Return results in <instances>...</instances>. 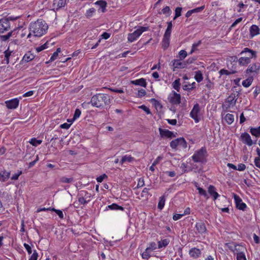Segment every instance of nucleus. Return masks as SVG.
<instances>
[{
	"instance_id": "1",
	"label": "nucleus",
	"mask_w": 260,
	"mask_h": 260,
	"mask_svg": "<svg viewBox=\"0 0 260 260\" xmlns=\"http://www.w3.org/2000/svg\"><path fill=\"white\" fill-rule=\"evenodd\" d=\"M48 28L47 24L42 19L32 22L29 24V33L27 38H30L31 35L36 37H41L47 32Z\"/></svg>"
},
{
	"instance_id": "2",
	"label": "nucleus",
	"mask_w": 260,
	"mask_h": 260,
	"mask_svg": "<svg viewBox=\"0 0 260 260\" xmlns=\"http://www.w3.org/2000/svg\"><path fill=\"white\" fill-rule=\"evenodd\" d=\"M111 99L110 96L104 93H98L92 96L90 103L92 106L101 109L110 104Z\"/></svg>"
},
{
	"instance_id": "3",
	"label": "nucleus",
	"mask_w": 260,
	"mask_h": 260,
	"mask_svg": "<svg viewBox=\"0 0 260 260\" xmlns=\"http://www.w3.org/2000/svg\"><path fill=\"white\" fill-rule=\"evenodd\" d=\"M250 53V55L249 57H240L238 60V62L240 65L241 66H246L250 62V59L252 58H256V51H254L248 48H245L244 50L241 52V54L245 53Z\"/></svg>"
},
{
	"instance_id": "4",
	"label": "nucleus",
	"mask_w": 260,
	"mask_h": 260,
	"mask_svg": "<svg viewBox=\"0 0 260 260\" xmlns=\"http://www.w3.org/2000/svg\"><path fill=\"white\" fill-rule=\"evenodd\" d=\"M207 151L204 147L195 152L192 156V160L196 162H204L206 161V154Z\"/></svg>"
},
{
	"instance_id": "5",
	"label": "nucleus",
	"mask_w": 260,
	"mask_h": 260,
	"mask_svg": "<svg viewBox=\"0 0 260 260\" xmlns=\"http://www.w3.org/2000/svg\"><path fill=\"white\" fill-rule=\"evenodd\" d=\"M148 27L139 26L137 30L128 35L127 40L129 42L135 41L144 31L148 30Z\"/></svg>"
},
{
	"instance_id": "6",
	"label": "nucleus",
	"mask_w": 260,
	"mask_h": 260,
	"mask_svg": "<svg viewBox=\"0 0 260 260\" xmlns=\"http://www.w3.org/2000/svg\"><path fill=\"white\" fill-rule=\"evenodd\" d=\"M245 248L240 245H235L234 249H232L234 253L236 255L237 260H246V258L244 253Z\"/></svg>"
},
{
	"instance_id": "7",
	"label": "nucleus",
	"mask_w": 260,
	"mask_h": 260,
	"mask_svg": "<svg viewBox=\"0 0 260 260\" xmlns=\"http://www.w3.org/2000/svg\"><path fill=\"white\" fill-rule=\"evenodd\" d=\"M232 196L234 199L236 208L240 210L245 211L247 208V205L243 202L241 198L235 193H232Z\"/></svg>"
},
{
	"instance_id": "8",
	"label": "nucleus",
	"mask_w": 260,
	"mask_h": 260,
	"mask_svg": "<svg viewBox=\"0 0 260 260\" xmlns=\"http://www.w3.org/2000/svg\"><path fill=\"white\" fill-rule=\"evenodd\" d=\"M178 146L184 148L187 147V143L183 138H179L172 140L170 143V146L172 149H176Z\"/></svg>"
},
{
	"instance_id": "9",
	"label": "nucleus",
	"mask_w": 260,
	"mask_h": 260,
	"mask_svg": "<svg viewBox=\"0 0 260 260\" xmlns=\"http://www.w3.org/2000/svg\"><path fill=\"white\" fill-rule=\"evenodd\" d=\"M169 102L174 105H178L181 102V95L180 94L177 93L174 91H173L170 93L168 97Z\"/></svg>"
},
{
	"instance_id": "10",
	"label": "nucleus",
	"mask_w": 260,
	"mask_h": 260,
	"mask_svg": "<svg viewBox=\"0 0 260 260\" xmlns=\"http://www.w3.org/2000/svg\"><path fill=\"white\" fill-rule=\"evenodd\" d=\"M10 22L5 18L0 19V34H3L10 29Z\"/></svg>"
},
{
	"instance_id": "11",
	"label": "nucleus",
	"mask_w": 260,
	"mask_h": 260,
	"mask_svg": "<svg viewBox=\"0 0 260 260\" xmlns=\"http://www.w3.org/2000/svg\"><path fill=\"white\" fill-rule=\"evenodd\" d=\"M240 140L244 144H246L249 146H251L253 145V141L252 140L250 136L246 132L241 134Z\"/></svg>"
},
{
	"instance_id": "12",
	"label": "nucleus",
	"mask_w": 260,
	"mask_h": 260,
	"mask_svg": "<svg viewBox=\"0 0 260 260\" xmlns=\"http://www.w3.org/2000/svg\"><path fill=\"white\" fill-rule=\"evenodd\" d=\"M200 110V106L198 104H196L193 106V107L190 113V117L193 118L196 122H198L199 119L198 118V113Z\"/></svg>"
},
{
	"instance_id": "13",
	"label": "nucleus",
	"mask_w": 260,
	"mask_h": 260,
	"mask_svg": "<svg viewBox=\"0 0 260 260\" xmlns=\"http://www.w3.org/2000/svg\"><path fill=\"white\" fill-rule=\"evenodd\" d=\"M19 101L17 98H15L5 102L6 107L9 109H16L19 105Z\"/></svg>"
},
{
	"instance_id": "14",
	"label": "nucleus",
	"mask_w": 260,
	"mask_h": 260,
	"mask_svg": "<svg viewBox=\"0 0 260 260\" xmlns=\"http://www.w3.org/2000/svg\"><path fill=\"white\" fill-rule=\"evenodd\" d=\"M159 132L160 136L162 138H168L171 139L176 137L172 132L170 131L168 129L159 128Z\"/></svg>"
},
{
	"instance_id": "15",
	"label": "nucleus",
	"mask_w": 260,
	"mask_h": 260,
	"mask_svg": "<svg viewBox=\"0 0 260 260\" xmlns=\"http://www.w3.org/2000/svg\"><path fill=\"white\" fill-rule=\"evenodd\" d=\"M196 229L198 233L202 235L206 233L207 231L205 224L202 221L196 223Z\"/></svg>"
},
{
	"instance_id": "16",
	"label": "nucleus",
	"mask_w": 260,
	"mask_h": 260,
	"mask_svg": "<svg viewBox=\"0 0 260 260\" xmlns=\"http://www.w3.org/2000/svg\"><path fill=\"white\" fill-rule=\"evenodd\" d=\"M182 60L180 59H174L172 62H173V66H174L173 71H175V68L178 69H183L186 67L187 63H186V61H181Z\"/></svg>"
},
{
	"instance_id": "17",
	"label": "nucleus",
	"mask_w": 260,
	"mask_h": 260,
	"mask_svg": "<svg viewBox=\"0 0 260 260\" xmlns=\"http://www.w3.org/2000/svg\"><path fill=\"white\" fill-rule=\"evenodd\" d=\"M260 69V63H254L249 66L247 69L246 70V73L248 74L250 73L255 72L257 73L258 71Z\"/></svg>"
},
{
	"instance_id": "18",
	"label": "nucleus",
	"mask_w": 260,
	"mask_h": 260,
	"mask_svg": "<svg viewBox=\"0 0 260 260\" xmlns=\"http://www.w3.org/2000/svg\"><path fill=\"white\" fill-rule=\"evenodd\" d=\"M170 34H168L165 33L162 41V47L164 49L166 50L168 48L170 45Z\"/></svg>"
},
{
	"instance_id": "19",
	"label": "nucleus",
	"mask_w": 260,
	"mask_h": 260,
	"mask_svg": "<svg viewBox=\"0 0 260 260\" xmlns=\"http://www.w3.org/2000/svg\"><path fill=\"white\" fill-rule=\"evenodd\" d=\"M67 0H54L53 1V9L58 10L59 9L64 7L66 5Z\"/></svg>"
},
{
	"instance_id": "20",
	"label": "nucleus",
	"mask_w": 260,
	"mask_h": 260,
	"mask_svg": "<svg viewBox=\"0 0 260 260\" xmlns=\"http://www.w3.org/2000/svg\"><path fill=\"white\" fill-rule=\"evenodd\" d=\"M208 192L213 198L214 200H215L219 196L218 193L216 191L215 187L211 185L208 187Z\"/></svg>"
},
{
	"instance_id": "21",
	"label": "nucleus",
	"mask_w": 260,
	"mask_h": 260,
	"mask_svg": "<svg viewBox=\"0 0 260 260\" xmlns=\"http://www.w3.org/2000/svg\"><path fill=\"white\" fill-rule=\"evenodd\" d=\"M11 173L6 170L1 171L0 172V181L5 182L10 178Z\"/></svg>"
},
{
	"instance_id": "22",
	"label": "nucleus",
	"mask_w": 260,
	"mask_h": 260,
	"mask_svg": "<svg viewBox=\"0 0 260 260\" xmlns=\"http://www.w3.org/2000/svg\"><path fill=\"white\" fill-rule=\"evenodd\" d=\"M131 83L136 85H140L144 87H145L147 85L146 80L144 78H141L136 80L132 81Z\"/></svg>"
},
{
	"instance_id": "23",
	"label": "nucleus",
	"mask_w": 260,
	"mask_h": 260,
	"mask_svg": "<svg viewBox=\"0 0 260 260\" xmlns=\"http://www.w3.org/2000/svg\"><path fill=\"white\" fill-rule=\"evenodd\" d=\"M250 35L251 37H254L256 35H257L259 34V28L258 26L256 25H252L250 27Z\"/></svg>"
},
{
	"instance_id": "24",
	"label": "nucleus",
	"mask_w": 260,
	"mask_h": 260,
	"mask_svg": "<svg viewBox=\"0 0 260 260\" xmlns=\"http://www.w3.org/2000/svg\"><path fill=\"white\" fill-rule=\"evenodd\" d=\"M35 58V55L30 52H27L23 56L22 61L23 62H28L32 60Z\"/></svg>"
},
{
	"instance_id": "25",
	"label": "nucleus",
	"mask_w": 260,
	"mask_h": 260,
	"mask_svg": "<svg viewBox=\"0 0 260 260\" xmlns=\"http://www.w3.org/2000/svg\"><path fill=\"white\" fill-rule=\"evenodd\" d=\"M226 103V100L224 102V103L222 105V107L223 109V112L222 113V121L223 123L224 122L228 123V114L226 113V110L228 109V107H225V103Z\"/></svg>"
},
{
	"instance_id": "26",
	"label": "nucleus",
	"mask_w": 260,
	"mask_h": 260,
	"mask_svg": "<svg viewBox=\"0 0 260 260\" xmlns=\"http://www.w3.org/2000/svg\"><path fill=\"white\" fill-rule=\"evenodd\" d=\"M226 103V100L224 102V103L222 105V107L223 109V112L222 113V121L223 123L224 122L228 123V114L226 113V110L228 109V107H225V103Z\"/></svg>"
},
{
	"instance_id": "27",
	"label": "nucleus",
	"mask_w": 260,
	"mask_h": 260,
	"mask_svg": "<svg viewBox=\"0 0 260 260\" xmlns=\"http://www.w3.org/2000/svg\"><path fill=\"white\" fill-rule=\"evenodd\" d=\"M94 4L99 6L100 7V8H101L102 12H105L106 11L107 3L105 1H104V0L98 1L94 3Z\"/></svg>"
},
{
	"instance_id": "28",
	"label": "nucleus",
	"mask_w": 260,
	"mask_h": 260,
	"mask_svg": "<svg viewBox=\"0 0 260 260\" xmlns=\"http://www.w3.org/2000/svg\"><path fill=\"white\" fill-rule=\"evenodd\" d=\"M108 209L112 210H120L123 211L124 210V208L122 207V206H119L117 204L113 203L112 204H111L110 205H108L106 207V210H108Z\"/></svg>"
},
{
	"instance_id": "29",
	"label": "nucleus",
	"mask_w": 260,
	"mask_h": 260,
	"mask_svg": "<svg viewBox=\"0 0 260 260\" xmlns=\"http://www.w3.org/2000/svg\"><path fill=\"white\" fill-rule=\"evenodd\" d=\"M250 132L252 135L255 136L256 137H260V126L256 127H251L250 129Z\"/></svg>"
},
{
	"instance_id": "30",
	"label": "nucleus",
	"mask_w": 260,
	"mask_h": 260,
	"mask_svg": "<svg viewBox=\"0 0 260 260\" xmlns=\"http://www.w3.org/2000/svg\"><path fill=\"white\" fill-rule=\"evenodd\" d=\"M201 254L200 250L196 248H192L189 251V254L193 257H197Z\"/></svg>"
},
{
	"instance_id": "31",
	"label": "nucleus",
	"mask_w": 260,
	"mask_h": 260,
	"mask_svg": "<svg viewBox=\"0 0 260 260\" xmlns=\"http://www.w3.org/2000/svg\"><path fill=\"white\" fill-rule=\"evenodd\" d=\"M238 94L236 95V94H232L231 95L229 96V107L231 105H233L236 103V102L237 100Z\"/></svg>"
},
{
	"instance_id": "32",
	"label": "nucleus",
	"mask_w": 260,
	"mask_h": 260,
	"mask_svg": "<svg viewBox=\"0 0 260 260\" xmlns=\"http://www.w3.org/2000/svg\"><path fill=\"white\" fill-rule=\"evenodd\" d=\"M135 158L131 155H124L122 157L120 162L121 165L126 161L131 162L134 161Z\"/></svg>"
},
{
	"instance_id": "33",
	"label": "nucleus",
	"mask_w": 260,
	"mask_h": 260,
	"mask_svg": "<svg viewBox=\"0 0 260 260\" xmlns=\"http://www.w3.org/2000/svg\"><path fill=\"white\" fill-rule=\"evenodd\" d=\"M253 80V77H249L246 80H244L242 81V85L245 87H248L251 85Z\"/></svg>"
},
{
	"instance_id": "34",
	"label": "nucleus",
	"mask_w": 260,
	"mask_h": 260,
	"mask_svg": "<svg viewBox=\"0 0 260 260\" xmlns=\"http://www.w3.org/2000/svg\"><path fill=\"white\" fill-rule=\"evenodd\" d=\"M170 240L168 239H165L158 242V248H161L162 247H166L169 243Z\"/></svg>"
},
{
	"instance_id": "35",
	"label": "nucleus",
	"mask_w": 260,
	"mask_h": 260,
	"mask_svg": "<svg viewBox=\"0 0 260 260\" xmlns=\"http://www.w3.org/2000/svg\"><path fill=\"white\" fill-rule=\"evenodd\" d=\"M194 79L198 83L201 82L203 79V74L201 71L196 72Z\"/></svg>"
},
{
	"instance_id": "36",
	"label": "nucleus",
	"mask_w": 260,
	"mask_h": 260,
	"mask_svg": "<svg viewBox=\"0 0 260 260\" xmlns=\"http://www.w3.org/2000/svg\"><path fill=\"white\" fill-rule=\"evenodd\" d=\"M165 201L166 199L165 196H162L159 198L157 206V207L159 209L161 210L164 208L165 204Z\"/></svg>"
},
{
	"instance_id": "37",
	"label": "nucleus",
	"mask_w": 260,
	"mask_h": 260,
	"mask_svg": "<svg viewBox=\"0 0 260 260\" xmlns=\"http://www.w3.org/2000/svg\"><path fill=\"white\" fill-rule=\"evenodd\" d=\"M197 190H198L200 195L204 196L206 199H209L208 193L205 190L200 187H198Z\"/></svg>"
},
{
	"instance_id": "38",
	"label": "nucleus",
	"mask_w": 260,
	"mask_h": 260,
	"mask_svg": "<svg viewBox=\"0 0 260 260\" xmlns=\"http://www.w3.org/2000/svg\"><path fill=\"white\" fill-rule=\"evenodd\" d=\"M59 181L61 183H70L73 181V178H67L63 176L60 178Z\"/></svg>"
},
{
	"instance_id": "39",
	"label": "nucleus",
	"mask_w": 260,
	"mask_h": 260,
	"mask_svg": "<svg viewBox=\"0 0 260 260\" xmlns=\"http://www.w3.org/2000/svg\"><path fill=\"white\" fill-rule=\"evenodd\" d=\"M80 195L82 197H83L87 201H88V202L90 201L91 194L89 193L86 191H81Z\"/></svg>"
},
{
	"instance_id": "40",
	"label": "nucleus",
	"mask_w": 260,
	"mask_h": 260,
	"mask_svg": "<svg viewBox=\"0 0 260 260\" xmlns=\"http://www.w3.org/2000/svg\"><path fill=\"white\" fill-rule=\"evenodd\" d=\"M42 141L41 140H37L36 138H32L30 141H29V143L30 144H31L32 146H37L38 145H40L42 143Z\"/></svg>"
},
{
	"instance_id": "41",
	"label": "nucleus",
	"mask_w": 260,
	"mask_h": 260,
	"mask_svg": "<svg viewBox=\"0 0 260 260\" xmlns=\"http://www.w3.org/2000/svg\"><path fill=\"white\" fill-rule=\"evenodd\" d=\"M180 85V79L175 80V81L173 82L172 84L173 87L178 91H179Z\"/></svg>"
},
{
	"instance_id": "42",
	"label": "nucleus",
	"mask_w": 260,
	"mask_h": 260,
	"mask_svg": "<svg viewBox=\"0 0 260 260\" xmlns=\"http://www.w3.org/2000/svg\"><path fill=\"white\" fill-rule=\"evenodd\" d=\"M12 53V51L9 50V48H8L7 50L4 52L5 60L6 61V63L8 64L9 63V58Z\"/></svg>"
},
{
	"instance_id": "43",
	"label": "nucleus",
	"mask_w": 260,
	"mask_h": 260,
	"mask_svg": "<svg viewBox=\"0 0 260 260\" xmlns=\"http://www.w3.org/2000/svg\"><path fill=\"white\" fill-rule=\"evenodd\" d=\"M201 44V41L200 40L197 43H194L192 44L191 50L189 53V54H192L193 52L196 51L197 50V48Z\"/></svg>"
},
{
	"instance_id": "44",
	"label": "nucleus",
	"mask_w": 260,
	"mask_h": 260,
	"mask_svg": "<svg viewBox=\"0 0 260 260\" xmlns=\"http://www.w3.org/2000/svg\"><path fill=\"white\" fill-rule=\"evenodd\" d=\"M151 251H150L148 248H147L145 251L143 252L142 254V257L143 259H148L150 256V252H151Z\"/></svg>"
},
{
	"instance_id": "45",
	"label": "nucleus",
	"mask_w": 260,
	"mask_h": 260,
	"mask_svg": "<svg viewBox=\"0 0 260 260\" xmlns=\"http://www.w3.org/2000/svg\"><path fill=\"white\" fill-rule=\"evenodd\" d=\"M181 7H177L175 10V15L173 18L174 20H175L177 18L180 17L181 15V11H182Z\"/></svg>"
},
{
	"instance_id": "46",
	"label": "nucleus",
	"mask_w": 260,
	"mask_h": 260,
	"mask_svg": "<svg viewBox=\"0 0 260 260\" xmlns=\"http://www.w3.org/2000/svg\"><path fill=\"white\" fill-rule=\"evenodd\" d=\"M48 42H46L44 44H43L39 47H37L36 49V51H37V52H39L47 48L48 47Z\"/></svg>"
},
{
	"instance_id": "47",
	"label": "nucleus",
	"mask_w": 260,
	"mask_h": 260,
	"mask_svg": "<svg viewBox=\"0 0 260 260\" xmlns=\"http://www.w3.org/2000/svg\"><path fill=\"white\" fill-rule=\"evenodd\" d=\"M81 111L80 110V109H76L75 110V113H74V116H73V118L72 119V121H74V120H75L77 118H78V117H79V116H80L81 115Z\"/></svg>"
},
{
	"instance_id": "48",
	"label": "nucleus",
	"mask_w": 260,
	"mask_h": 260,
	"mask_svg": "<svg viewBox=\"0 0 260 260\" xmlns=\"http://www.w3.org/2000/svg\"><path fill=\"white\" fill-rule=\"evenodd\" d=\"M187 55L186 51L184 50H182L179 52V57L180 60L184 59L186 57Z\"/></svg>"
},
{
	"instance_id": "49",
	"label": "nucleus",
	"mask_w": 260,
	"mask_h": 260,
	"mask_svg": "<svg viewBox=\"0 0 260 260\" xmlns=\"http://www.w3.org/2000/svg\"><path fill=\"white\" fill-rule=\"evenodd\" d=\"M167 24H168L167 28L165 33L171 35L172 28V21L167 22Z\"/></svg>"
},
{
	"instance_id": "50",
	"label": "nucleus",
	"mask_w": 260,
	"mask_h": 260,
	"mask_svg": "<svg viewBox=\"0 0 260 260\" xmlns=\"http://www.w3.org/2000/svg\"><path fill=\"white\" fill-rule=\"evenodd\" d=\"M229 60H230L233 64V67L235 66L238 62V58L236 56H231L229 58Z\"/></svg>"
},
{
	"instance_id": "51",
	"label": "nucleus",
	"mask_w": 260,
	"mask_h": 260,
	"mask_svg": "<svg viewBox=\"0 0 260 260\" xmlns=\"http://www.w3.org/2000/svg\"><path fill=\"white\" fill-rule=\"evenodd\" d=\"M148 188H144L142 192L141 197L144 198H147L149 193L148 192Z\"/></svg>"
},
{
	"instance_id": "52",
	"label": "nucleus",
	"mask_w": 260,
	"mask_h": 260,
	"mask_svg": "<svg viewBox=\"0 0 260 260\" xmlns=\"http://www.w3.org/2000/svg\"><path fill=\"white\" fill-rule=\"evenodd\" d=\"M51 211H54L59 217L60 218L63 219V214L62 212V211L60 210L55 209V208H52Z\"/></svg>"
},
{
	"instance_id": "53",
	"label": "nucleus",
	"mask_w": 260,
	"mask_h": 260,
	"mask_svg": "<svg viewBox=\"0 0 260 260\" xmlns=\"http://www.w3.org/2000/svg\"><path fill=\"white\" fill-rule=\"evenodd\" d=\"M146 94V92L145 90L143 89H141L138 90V93H137V96L139 98H142L144 96H145Z\"/></svg>"
},
{
	"instance_id": "54",
	"label": "nucleus",
	"mask_w": 260,
	"mask_h": 260,
	"mask_svg": "<svg viewBox=\"0 0 260 260\" xmlns=\"http://www.w3.org/2000/svg\"><path fill=\"white\" fill-rule=\"evenodd\" d=\"M38 257V254L37 251L35 250H34V252H33L32 255H31V256L30 257V258H29L28 260H37Z\"/></svg>"
},
{
	"instance_id": "55",
	"label": "nucleus",
	"mask_w": 260,
	"mask_h": 260,
	"mask_svg": "<svg viewBox=\"0 0 260 260\" xmlns=\"http://www.w3.org/2000/svg\"><path fill=\"white\" fill-rule=\"evenodd\" d=\"M95 9L93 8L88 9L86 11V16L87 17H91L92 16V14L95 12Z\"/></svg>"
},
{
	"instance_id": "56",
	"label": "nucleus",
	"mask_w": 260,
	"mask_h": 260,
	"mask_svg": "<svg viewBox=\"0 0 260 260\" xmlns=\"http://www.w3.org/2000/svg\"><path fill=\"white\" fill-rule=\"evenodd\" d=\"M78 201L82 205L86 204L88 202V201H87L85 198L82 196L78 198Z\"/></svg>"
},
{
	"instance_id": "57",
	"label": "nucleus",
	"mask_w": 260,
	"mask_h": 260,
	"mask_svg": "<svg viewBox=\"0 0 260 260\" xmlns=\"http://www.w3.org/2000/svg\"><path fill=\"white\" fill-rule=\"evenodd\" d=\"M150 251H153L156 248V244L155 242H151L147 247Z\"/></svg>"
},
{
	"instance_id": "58",
	"label": "nucleus",
	"mask_w": 260,
	"mask_h": 260,
	"mask_svg": "<svg viewBox=\"0 0 260 260\" xmlns=\"http://www.w3.org/2000/svg\"><path fill=\"white\" fill-rule=\"evenodd\" d=\"M145 185L144 183V180L143 178H141L139 179L138 184H137V187H141Z\"/></svg>"
},
{
	"instance_id": "59",
	"label": "nucleus",
	"mask_w": 260,
	"mask_h": 260,
	"mask_svg": "<svg viewBox=\"0 0 260 260\" xmlns=\"http://www.w3.org/2000/svg\"><path fill=\"white\" fill-rule=\"evenodd\" d=\"M22 174V171H20L17 173L14 174L11 177V179L13 180H16L18 179L19 176Z\"/></svg>"
},
{
	"instance_id": "60",
	"label": "nucleus",
	"mask_w": 260,
	"mask_h": 260,
	"mask_svg": "<svg viewBox=\"0 0 260 260\" xmlns=\"http://www.w3.org/2000/svg\"><path fill=\"white\" fill-rule=\"evenodd\" d=\"M205 8V6H203L200 7H198L193 9L191 10L193 13H198L202 11Z\"/></svg>"
},
{
	"instance_id": "61",
	"label": "nucleus",
	"mask_w": 260,
	"mask_h": 260,
	"mask_svg": "<svg viewBox=\"0 0 260 260\" xmlns=\"http://www.w3.org/2000/svg\"><path fill=\"white\" fill-rule=\"evenodd\" d=\"M19 17H20V16H7V17H6L5 18V19H7L9 22H10V21L16 20L17 19H18Z\"/></svg>"
},
{
	"instance_id": "62",
	"label": "nucleus",
	"mask_w": 260,
	"mask_h": 260,
	"mask_svg": "<svg viewBox=\"0 0 260 260\" xmlns=\"http://www.w3.org/2000/svg\"><path fill=\"white\" fill-rule=\"evenodd\" d=\"M107 178V176L104 174L101 176L98 177L96 178V181L98 182H102L104 180V178Z\"/></svg>"
},
{
	"instance_id": "63",
	"label": "nucleus",
	"mask_w": 260,
	"mask_h": 260,
	"mask_svg": "<svg viewBox=\"0 0 260 260\" xmlns=\"http://www.w3.org/2000/svg\"><path fill=\"white\" fill-rule=\"evenodd\" d=\"M140 108L143 109L147 114H151L150 109L145 105L141 106Z\"/></svg>"
},
{
	"instance_id": "64",
	"label": "nucleus",
	"mask_w": 260,
	"mask_h": 260,
	"mask_svg": "<svg viewBox=\"0 0 260 260\" xmlns=\"http://www.w3.org/2000/svg\"><path fill=\"white\" fill-rule=\"evenodd\" d=\"M23 246L25 247V248L26 249V250H27L28 253L31 254L32 252L31 247L28 244H27L26 243H24Z\"/></svg>"
}]
</instances>
